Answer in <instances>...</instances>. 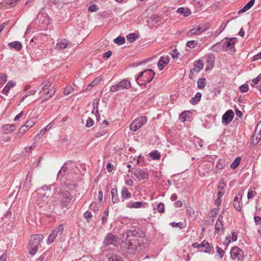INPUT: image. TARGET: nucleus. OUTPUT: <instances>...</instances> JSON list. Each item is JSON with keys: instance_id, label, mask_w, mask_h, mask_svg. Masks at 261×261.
<instances>
[{"instance_id": "obj_53", "label": "nucleus", "mask_w": 261, "mask_h": 261, "mask_svg": "<svg viewBox=\"0 0 261 261\" xmlns=\"http://www.w3.org/2000/svg\"><path fill=\"white\" fill-rule=\"evenodd\" d=\"M100 81L101 79L100 77L96 78L89 84V87H94L95 85H97Z\"/></svg>"}, {"instance_id": "obj_6", "label": "nucleus", "mask_w": 261, "mask_h": 261, "mask_svg": "<svg viewBox=\"0 0 261 261\" xmlns=\"http://www.w3.org/2000/svg\"><path fill=\"white\" fill-rule=\"evenodd\" d=\"M146 122L147 120L145 117H140L133 121L130 125V129L135 132L144 125Z\"/></svg>"}, {"instance_id": "obj_11", "label": "nucleus", "mask_w": 261, "mask_h": 261, "mask_svg": "<svg viewBox=\"0 0 261 261\" xmlns=\"http://www.w3.org/2000/svg\"><path fill=\"white\" fill-rule=\"evenodd\" d=\"M38 193L40 195V198L44 201L51 194L50 188L47 186H44L39 190Z\"/></svg>"}, {"instance_id": "obj_47", "label": "nucleus", "mask_w": 261, "mask_h": 261, "mask_svg": "<svg viewBox=\"0 0 261 261\" xmlns=\"http://www.w3.org/2000/svg\"><path fill=\"white\" fill-rule=\"evenodd\" d=\"M226 26V24H225V23L222 24L220 26V28L215 32L214 35L217 36V35H219L225 29Z\"/></svg>"}, {"instance_id": "obj_57", "label": "nucleus", "mask_w": 261, "mask_h": 261, "mask_svg": "<svg viewBox=\"0 0 261 261\" xmlns=\"http://www.w3.org/2000/svg\"><path fill=\"white\" fill-rule=\"evenodd\" d=\"M216 249H217V252L219 254L220 257L222 258L224 254V252L223 250L218 246H217L216 247Z\"/></svg>"}, {"instance_id": "obj_8", "label": "nucleus", "mask_w": 261, "mask_h": 261, "mask_svg": "<svg viewBox=\"0 0 261 261\" xmlns=\"http://www.w3.org/2000/svg\"><path fill=\"white\" fill-rule=\"evenodd\" d=\"M64 226L63 224L60 225L58 227L54 229L48 237L47 243H52L57 237L58 233L61 234L64 230Z\"/></svg>"}, {"instance_id": "obj_32", "label": "nucleus", "mask_w": 261, "mask_h": 261, "mask_svg": "<svg viewBox=\"0 0 261 261\" xmlns=\"http://www.w3.org/2000/svg\"><path fill=\"white\" fill-rule=\"evenodd\" d=\"M32 173H29L28 174L27 177L25 178V182L24 183V186H25V188L30 187L31 182L32 181Z\"/></svg>"}, {"instance_id": "obj_21", "label": "nucleus", "mask_w": 261, "mask_h": 261, "mask_svg": "<svg viewBox=\"0 0 261 261\" xmlns=\"http://www.w3.org/2000/svg\"><path fill=\"white\" fill-rule=\"evenodd\" d=\"M201 248H204V249H200V250L206 253H210L213 248V247L210 246V244L206 241H203L201 243Z\"/></svg>"}, {"instance_id": "obj_44", "label": "nucleus", "mask_w": 261, "mask_h": 261, "mask_svg": "<svg viewBox=\"0 0 261 261\" xmlns=\"http://www.w3.org/2000/svg\"><path fill=\"white\" fill-rule=\"evenodd\" d=\"M255 133H257V138H261V121L258 123L257 124L256 129H255Z\"/></svg>"}, {"instance_id": "obj_27", "label": "nucleus", "mask_w": 261, "mask_h": 261, "mask_svg": "<svg viewBox=\"0 0 261 261\" xmlns=\"http://www.w3.org/2000/svg\"><path fill=\"white\" fill-rule=\"evenodd\" d=\"M9 46L18 51L22 48V45L19 41H14L8 44Z\"/></svg>"}, {"instance_id": "obj_39", "label": "nucleus", "mask_w": 261, "mask_h": 261, "mask_svg": "<svg viewBox=\"0 0 261 261\" xmlns=\"http://www.w3.org/2000/svg\"><path fill=\"white\" fill-rule=\"evenodd\" d=\"M197 86L199 89H203L205 86V79H199L197 81Z\"/></svg>"}, {"instance_id": "obj_35", "label": "nucleus", "mask_w": 261, "mask_h": 261, "mask_svg": "<svg viewBox=\"0 0 261 261\" xmlns=\"http://www.w3.org/2000/svg\"><path fill=\"white\" fill-rule=\"evenodd\" d=\"M210 27V24L208 23L206 24H202L198 26L197 30L199 33H201L205 30H207Z\"/></svg>"}, {"instance_id": "obj_10", "label": "nucleus", "mask_w": 261, "mask_h": 261, "mask_svg": "<svg viewBox=\"0 0 261 261\" xmlns=\"http://www.w3.org/2000/svg\"><path fill=\"white\" fill-rule=\"evenodd\" d=\"M134 175L136 178L141 180L147 179L149 176V173L146 170L138 168L135 170Z\"/></svg>"}, {"instance_id": "obj_13", "label": "nucleus", "mask_w": 261, "mask_h": 261, "mask_svg": "<svg viewBox=\"0 0 261 261\" xmlns=\"http://www.w3.org/2000/svg\"><path fill=\"white\" fill-rule=\"evenodd\" d=\"M234 117V113L231 110L227 111L223 115L222 118V123L227 125L230 123Z\"/></svg>"}, {"instance_id": "obj_1", "label": "nucleus", "mask_w": 261, "mask_h": 261, "mask_svg": "<svg viewBox=\"0 0 261 261\" xmlns=\"http://www.w3.org/2000/svg\"><path fill=\"white\" fill-rule=\"evenodd\" d=\"M142 231L127 230L122 234L121 246L123 250L129 254L134 253L138 246H141L144 240Z\"/></svg>"}, {"instance_id": "obj_38", "label": "nucleus", "mask_w": 261, "mask_h": 261, "mask_svg": "<svg viewBox=\"0 0 261 261\" xmlns=\"http://www.w3.org/2000/svg\"><path fill=\"white\" fill-rule=\"evenodd\" d=\"M149 155L153 160H159L161 157L160 153L157 150L150 152Z\"/></svg>"}, {"instance_id": "obj_22", "label": "nucleus", "mask_w": 261, "mask_h": 261, "mask_svg": "<svg viewBox=\"0 0 261 261\" xmlns=\"http://www.w3.org/2000/svg\"><path fill=\"white\" fill-rule=\"evenodd\" d=\"M52 84L53 81L51 79H48L44 81L42 83V90L40 91V92L46 91L51 86H52Z\"/></svg>"}, {"instance_id": "obj_12", "label": "nucleus", "mask_w": 261, "mask_h": 261, "mask_svg": "<svg viewBox=\"0 0 261 261\" xmlns=\"http://www.w3.org/2000/svg\"><path fill=\"white\" fill-rule=\"evenodd\" d=\"M103 243L105 245H113L116 246L117 244V238L112 233H109L106 237Z\"/></svg>"}, {"instance_id": "obj_24", "label": "nucleus", "mask_w": 261, "mask_h": 261, "mask_svg": "<svg viewBox=\"0 0 261 261\" xmlns=\"http://www.w3.org/2000/svg\"><path fill=\"white\" fill-rule=\"evenodd\" d=\"M5 134H9L14 132L16 129V126L14 124H6L3 127Z\"/></svg>"}, {"instance_id": "obj_58", "label": "nucleus", "mask_w": 261, "mask_h": 261, "mask_svg": "<svg viewBox=\"0 0 261 261\" xmlns=\"http://www.w3.org/2000/svg\"><path fill=\"white\" fill-rule=\"evenodd\" d=\"M158 209L160 213H163L164 212V204L163 203H160L158 205Z\"/></svg>"}, {"instance_id": "obj_59", "label": "nucleus", "mask_w": 261, "mask_h": 261, "mask_svg": "<svg viewBox=\"0 0 261 261\" xmlns=\"http://www.w3.org/2000/svg\"><path fill=\"white\" fill-rule=\"evenodd\" d=\"M106 133V131L105 130H102L101 131H99L98 132L96 133L95 135V136L96 137H99L103 135H105Z\"/></svg>"}, {"instance_id": "obj_60", "label": "nucleus", "mask_w": 261, "mask_h": 261, "mask_svg": "<svg viewBox=\"0 0 261 261\" xmlns=\"http://www.w3.org/2000/svg\"><path fill=\"white\" fill-rule=\"evenodd\" d=\"M261 80V74H259L258 76L252 80V83L254 84H257L259 81Z\"/></svg>"}, {"instance_id": "obj_63", "label": "nucleus", "mask_w": 261, "mask_h": 261, "mask_svg": "<svg viewBox=\"0 0 261 261\" xmlns=\"http://www.w3.org/2000/svg\"><path fill=\"white\" fill-rule=\"evenodd\" d=\"M36 147V145L35 143H34L31 146L26 147L25 148L27 152H31L33 149H34Z\"/></svg>"}, {"instance_id": "obj_34", "label": "nucleus", "mask_w": 261, "mask_h": 261, "mask_svg": "<svg viewBox=\"0 0 261 261\" xmlns=\"http://www.w3.org/2000/svg\"><path fill=\"white\" fill-rule=\"evenodd\" d=\"M27 130V126H21L16 134L17 137L20 138Z\"/></svg>"}, {"instance_id": "obj_17", "label": "nucleus", "mask_w": 261, "mask_h": 261, "mask_svg": "<svg viewBox=\"0 0 261 261\" xmlns=\"http://www.w3.org/2000/svg\"><path fill=\"white\" fill-rule=\"evenodd\" d=\"M169 62V58L168 56L161 57L159 60L158 65L159 69L162 70L164 67Z\"/></svg>"}, {"instance_id": "obj_9", "label": "nucleus", "mask_w": 261, "mask_h": 261, "mask_svg": "<svg viewBox=\"0 0 261 261\" xmlns=\"http://www.w3.org/2000/svg\"><path fill=\"white\" fill-rule=\"evenodd\" d=\"M236 40L237 39L236 38H226L225 41L222 45L223 50L226 51L230 50L231 51H234L235 50L234 46L236 42Z\"/></svg>"}, {"instance_id": "obj_46", "label": "nucleus", "mask_w": 261, "mask_h": 261, "mask_svg": "<svg viewBox=\"0 0 261 261\" xmlns=\"http://www.w3.org/2000/svg\"><path fill=\"white\" fill-rule=\"evenodd\" d=\"M197 29V28L196 27V28H194L190 30L187 33L188 36H192L194 35H196V34L199 33Z\"/></svg>"}, {"instance_id": "obj_14", "label": "nucleus", "mask_w": 261, "mask_h": 261, "mask_svg": "<svg viewBox=\"0 0 261 261\" xmlns=\"http://www.w3.org/2000/svg\"><path fill=\"white\" fill-rule=\"evenodd\" d=\"M71 45V43L66 39H61L57 44L56 49L61 50L67 48Z\"/></svg>"}, {"instance_id": "obj_64", "label": "nucleus", "mask_w": 261, "mask_h": 261, "mask_svg": "<svg viewBox=\"0 0 261 261\" xmlns=\"http://www.w3.org/2000/svg\"><path fill=\"white\" fill-rule=\"evenodd\" d=\"M254 220L256 224H261V217L259 216H254Z\"/></svg>"}, {"instance_id": "obj_20", "label": "nucleus", "mask_w": 261, "mask_h": 261, "mask_svg": "<svg viewBox=\"0 0 261 261\" xmlns=\"http://www.w3.org/2000/svg\"><path fill=\"white\" fill-rule=\"evenodd\" d=\"M203 65L201 60H199L195 65L194 68L190 70V75L193 74L195 72H198L203 68Z\"/></svg>"}, {"instance_id": "obj_7", "label": "nucleus", "mask_w": 261, "mask_h": 261, "mask_svg": "<svg viewBox=\"0 0 261 261\" xmlns=\"http://www.w3.org/2000/svg\"><path fill=\"white\" fill-rule=\"evenodd\" d=\"M230 255L235 261H243L244 258L243 251L238 247H233L230 251Z\"/></svg>"}, {"instance_id": "obj_56", "label": "nucleus", "mask_w": 261, "mask_h": 261, "mask_svg": "<svg viewBox=\"0 0 261 261\" xmlns=\"http://www.w3.org/2000/svg\"><path fill=\"white\" fill-rule=\"evenodd\" d=\"M98 9V8L97 5H92L89 6L88 10L90 12H95L97 11Z\"/></svg>"}, {"instance_id": "obj_36", "label": "nucleus", "mask_w": 261, "mask_h": 261, "mask_svg": "<svg viewBox=\"0 0 261 261\" xmlns=\"http://www.w3.org/2000/svg\"><path fill=\"white\" fill-rule=\"evenodd\" d=\"M121 195L125 198H128L130 197L131 194L128 191L127 189L125 187H123L121 190Z\"/></svg>"}, {"instance_id": "obj_16", "label": "nucleus", "mask_w": 261, "mask_h": 261, "mask_svg": "<svg viewBox=\"0 0 261 261\" xmlns=\"http://www.w3.org/2000/svg\"><path fill=\"white\" fill-rule=\"evenodd\" d=\"M55 202L53 200L49 199L44 206V208L46 212V215H48L47 212H52L55 208Z\"/></svg>"}, {"instance_id": "obj_15", "label": "nucleus", "mask_w": 261, "mask_h": 261, "mask_svg": "<svg viewBox=\"0 0 261 261\" xmlns=\"http://www.w3.org/2000/svg\"><path fill=\"white\" fill-rule=\"evenodd\" d=\"M222 222V219L219 217L217 220L215 225V231L218 234H221L224 230L223 224Z\"/></svg>"}, {"instance_id": "obj_37", "label": "nucleus", "mask_w": 261, "mask_h": 261, "mask_svg": "<svg viewBox=\"0 0 261 261\" xmlns=\"http://www.w3.org/2000/svg\"><path fill=\"white\" fill-rule=\"evenodd\" d=\"M201 97V94L198 92L196 94L194 97L192 98L191 103L193 105H195L198 101H200Z\"/></svg>"}, {"instance_id": "obj_52", "label": "nucleus", "mask_w": 261, "mask_h": 261, "mask_svg": "<svg viewBox=\"0 0 261 261\" xmlns=\"http://www.w3.org/2000/svg\"><path fill=\"white\" fill-rule=\"evenodd\" d=\"M7 81V75L5 73L0 74V84H3Z\"/></svg>"}, {"instance_id": "obj_4", "label": "nucleus", "mask_w": 261, "mask_h": 261, "mask_svg": "<svg viewBox=\"0 0 261 261\" xmlns=\"http://www.w3.org/2000/svg\"><path fill=\"white\" fill-rule=\"evenodd\" d=\"M60 195V203L62 207L70 206L72 199V196L67 191H62L59 192Z\"/></svg>"}, {"instance_id": "obj_19", "label": "nucleus", "mask_w": 261, "mask_h": 261, "mask_svg": "<svg viewBox=\"0 0 261 261\" xmlns=\"http://www.w3.org/2000/svg\"><path fill=\"white\" fill-rule=\"evenodd\" d=\"M242 195L241 193H239L238 195H237L233 200V205L234 208L238 211H240L241 210L240 201L242 199Z\"/></svg>"}, {"instance_id": "obj_25", "label": "nucleus", "mask_w": 261, "mask_h": 261, "mask_svg": "<svg viewBox=\"0 0 261 261\" xmlns=\"http://www.w3.org/2000/svg\"><path fill=\"white\" fill-rule=\"evenodd\" d=\"M15 83L12 81H10L6 86L3 89L2 92L3 94L5 95H7L9 92L10 89L12 87H13L15 86Z\"/></svg>"}, {"instance_id": "obj_62", "label": "nucleus", "mask_w": 261, "mask_h": 261, "mask_svg": "<svg viewBox=\"0 0 261 261\" xmlns=\"http://www.w3.org/2000/svg\"><path fill=\"white\" fill-rule=\"evenodd\" d=\"M34 124H35L34 122H31L30 121H28L25 123V124L24 126H27V129H28L29 128H31V127H32Z\"/></svg>"}, {"instance_id": "obj_42", "label": "nucleus", "mask_w": 261, "mask_h": 261, "mask_svg": "<svg viewBox=\"0 0 261 261\" xmlns=\"http://www.w3.org/2000/svg\"><path fill=\"white\" fill-rule=\"evenodd\" d=\"M108 215H109L108 210L105 211V212L103 213L102 217V223L103 224H105L107 223Z\"/></svg>"}, {"instance_id": "obj_18", "label": "nucleus", "mask_w": 261, "mask_h": 261, "mask_svg": "<svg viewBox=\"0 0 261 261\" xmlns=\"http://www.w3.org/2000/svg\"><path fill=\"white\" fill-rule=\"evenodd\" d=\"M47 91H44L43 95L44 99H47L52 97L56 92V89L54 86H51L49 89H47Z\"/></svg>"}, {"instance_id": "obj_5", "label": "nucleus", "mask_w": 261, "mask_h": 261, "mask_svg": "<svg viewBox=\"0 0 261 261\" xmlns=\"http://www.w3.org/2000/svg\"><path fill=\"white\" fill-rule=\"evenodd\" d=\"M130 87V82L127 80H123L120 81L118 84L112 86L110 91L114 93L121 90L128 89Z\"/></svg>"}, {"instance_id": "obj_40", "label": "nucleus", "mask_w": 261, "mask_h": 261, "mask_svg": "<svg viewBox=\"0 0 261 261\" xmlns=\"http://www.w3.org/2000/svg\"><path fill=\"white\" fill-rule=\"evenodd\" d=\"M126 38L129 42H133L136 40L137 36L135 33H130L127 35Z\"/></svg>"}, {"instance_id": "obj_26", "label": "nucleus", "mask_w": 261, "mask_h": 261, "mask_svg": "<svg viewBox=\"0 0 261 261\" xmlns=\"http://www.w3.org/2000/svg\"><path fill=\"white\" fill-rule=\"evenodd\" d=\"M146 203L142 202H135L134 203L129 202L127 204V207L129 208H140L145 205Z\"/></svg>"}, {"instance_id": "obj_51", "label": "nucleus", "mask_w": 261, "mask_h": 261, "mask_svg": "<svg viewBox=\"0 0 261 261\" xmlns=\"http://www.w3.org/2000/svg\"><path fill=\"white\" fill-rule=\"evenodd\" d=\"M240 90L241 92H246L248 91L249 88L248 85L244 84L240 87Z\"/></svg>"}, {"instance_id": "obj_28", "label": "nucleus", "mask_w": 261, "mask_h": 261, "mask_svg": "<svg viewBox=\"0 0 261 261\" xmlns=\"http://www.w3.org/2000/svg\"><path fill=\"white\" fill-rule=\"evenodd\" d=\"M112 195V201L113 203H116L118 202L119 199L117 196V190L116 188H113L111 190Z\"/></svg>"}, {"instance_id": "obj_29", "label": "nucleus", "mask_w": 261, "mask_h": 261, "mask_svg": "<svg viewBox=\"0 0 261 261\" xmlns=\"http://www.w3.org/2000/svg\"><path fill=\"white\" fill-rule=\"evenodd\" d=\"M177 12L182 14L184 16L186 17L189 16L191 13L189 9L184 8L183 7L179 8L177 10Z\"/></svg>"}, {"instance_id": "obj_23", "label": "nucleus", "mask_w": 261, "mask_h": 261, "mask_svg": "<svg viewBox=\"0 0 261 261\" xmlns=\"http://www.w3.org/2000/svg\"><path fill=\"white\" fill-rule=\"evenodd\" d=\"M255 0H250L244 7L238 11V14L243 13L250 9L254 4Z\"/></svg>"}, {"instance_id": "obj_41", "label": "nucleus", "mask_w": 261, "mask_h": 261, "mask_svg": "<svg viewBox=\"0 0 261 261\" xmlns=\"http://www.w3.org/2000/svg\"><path fill=\"white\" fill-rule=\"evenodd\" d=\"M114 42L118 45H121L125 42V38L123 37L119 36L114 39Z\"/></svg>"}, {"instance_id": "obj_55", "label": "nucleus", "mask_w": 261, "mask_h": 261, "mask_svg": "<svg viewBox=\"0 0 261 261\" xmlns=\"http://www.w3.org/2000/svg\"><path fill=\"white\" fill-rule=\"evenodd\" d=\"M93 124H94V121H93V119L91 118H89L86 121V126L87 127H89L92 126L93 125Z\"/></svg>"}, {"instance_id": "obj_45", "label": "nucleus", "mask_w": 261, "mask_h": 261, "mask_svg": "<svg viewBox=\"0 0 261 261\" xmlns=\"http://www.w3.org/2000/svg\"><path fill=\"white\" fill-rule=\"evenodd\" d=\"M186 45L188 47L193 48L197 45V42L195 40L189 41Z\"/></svg>"}, {"instance_id": "obj_3", "label": "nucleus", "mask_w": 261, "mask_h": 261, "mask_svg": "<svg viewBox=\"0 0 261 261\" xmlns=\"http://www.w3.org/2000/svg\"><path fill=\"white\" fill-rule=\"evenodd\" d=\"M154 72L152 69H147L141 72L136 79L138 81L139 79L142 78V82H138L140 85H146L150 83L154 78Z\"/></svg>"}, {"instance_id": "obj_49", "label": "nucleus", "mask_w": 261, "mask_h": 261, "mask_svg": "<svg viewBox=\"0 0 261 261\" xmlns=\"http://www.w3.org/2000/svg\"><path fill=\"white\" fill-rule=\"evenodd\" d=\"M216 166L218 168L222 169L225 166V163L223 160H219L216 164Z\"/></svg>"}, {"instance_id": "obj_43", "label": "nucleus", "mask_w": 261, "mask_h": 261, "mask_svg": "<svg viewBox=\"0 0 261 261\" xmlns=\"http://www.w3.org/2000/svg\"><path fill=\"white\" fill-rule=\"evenodd\" d=\"M109 261H123L122 257L118 255H113L109 258Z\"/></svg>"}, {"instance_id": "obj_48", "label": "nucleus", "mask_w": 261, "mask_h": 261, "mask_svg": "<svg viewBox=\"0 0 261 261\" xmlns=\"http://www.w3.org/2000/svg\"><path fill=\"white\" fill-rule=\"evenodd\" d=\"M73 90V88L71 86H67L64 91V94L65 95H69L70 94Z\"/></svg>"}, {"instance_id": "obj_61", "label": "nucleus", "mask_w": 261, "mask_h": 261, "mask_svg": "<svg viewBox=\"0 0 261 261\" xmlns=\"http://www.w3.org/2000/svg\"><path fill=\"white\" fill-rule=\"evenodd\" d=\"M171 56L172 58L175 59L178 58V53L176 49H173L171 53Z\"/></svg>"}, {"instance_id": "obj_54", "label": "nucleus", "mask_w": 261, "mask_h": 261, "mask_svg": "<svg viewBox=\"0 0 261 261\" xmlns=\"http://www.w3.org/2000/svg\"><path fill=\"white\" fill-rule=\"evenodd\" d=\"M256 194V192L255 191L251 190L249 191L247 194V198L248 199H250L254 197Z\"/></svg>"}, {"instance_id": "obj_30", "label": "nucleus", "mask_w": 261, "mask_h": 261, "mask_svg": "<svg viewBox=\"0 0 261 261\" xmlns=\"http://www.w3.org/2000/svg\"><path fill=\"white\" fill-rule=\"evenodd\" d=\"M67 165L66 163H65L63 165V166L62 167V168H61L60 170L59 171L58 176H57V178H59L60 177H63L65 175V174L67 171Z\"/></svg>"}, {"instance_id": "obj_33", "label": "nucleus", "mask_w": 261, "mask_h": 261, "mask_svg": "<svg viewBox=\"0 0 261 261\" xmlns=\"http://www.w3.org/2000/svg\"><path fill=\"white\" fill-rule=\"evenodd\" d=\"M241 161V158L240 157H237L230 165V168L233 169L237 168L240 165Z\"/></svg>"}, {"instance_id": "obj_50", "label": "nucleus", "mask_w": 261, "mask_h": 261, "mask_svg": "<svg viewBox=\"0 0 261 261\" xmlns=\"http://www.w3.org/2000/svg\"><path fill=\"white\" fill-rule=\"evenodd\" d=\"M150 19L155 23H157L160 20V16L157 15H152Z\"/></svg>"}, {"instance_id": "obj_31", "label": "nucleus", "mask_w": 261, "mask_h": 261, "mask_svg": "<svg viewBox=\"0 0 261 261\" xmlns=\"http://www.w3.org/2000/svg\"><path fill=\"white\" fill-rule=\"evenodd\" d=\"M18 0H6L5 7L6 8H9L14 7Z\"/></svg>"}, {"instance_id": "obj_2", "label": "nucleus", "mask_w": 261, "mask_h": 261, "mask_svg": "<svg viewBox=\"0 0 261 261\" xmlns=\"http://www.w3.org/2000/svg\"><path fill=\"white\" fill-rule=\"evenodd\" d=\"M43 239V235L37 234L32 236L29 241L28 250L30 254L34 255L38 250V246Z\"/></svg>"}]
</instances>
